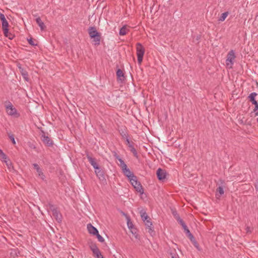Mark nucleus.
I'll return each mask as SVG.
<instances>
[{
    "label": "nucleus",
    "mask_w": 258,
    "mask_h": 258,
    "mask_svg": "<svg viewBox=\"0 0 258 258\" xmlns=\"http://www.w3.org/2000/svg\"><path fill=\"white\" fill-rule=\"evenodd\" d=\"M136 50L138 61L139 64H141L143 61V56L145 53V48L141 43H138L136 44Z\"/></svg>",
    "instance_id": "1"
},
{
    "label": "nucleus",
    "mask_w": 258,
    "mask_h": 258,
    "mask_svg": "<svg viewBox=\"0 0 258 258\" xmlns=\"http://www.w3.org/2000/svg\"><path fill=\"white\" fill-rule=\"evenodd\" d=\"M235 55L234 50H231L227 54L226 60V65L227 68L231 69L234 64Z\"/></svg>",
    "instance_id": "2"
},
{
    "label": "nucleus",
    "mask_w": 258,
    "mask_h": 258,
    "mask_svg": "<svg viewBox=\"0 0 258 258\" xmlns=\"http://www.w3.org/2000/svg\"><path fill=\"white\" fill-rule=\"evenodd\" d=\"M130 181L136 190L141 194L144 193V190L140 182L137 180V177L132 176Z\"/></svg>",
    "instance_id": "3"
},
{
    "label": "nucleus",
    "mask_w": 258,
    "mask_h": 258,
    "mask_svg": "<svg viewBox=\"0 0 258 258\" xmlns=\"http://www.w3.org/2000/svg\"><path fill=\"white\" fill-rule=\"evenodd\" d=\"M0 19L2 22V27L4 31V34L5 36H8L9 23L6 20L5 15L3 14H0Z\"/></svg>",
    "instance_id": "4"
},
{
    "label": "nucleus",
    "mask_w": 258,
    "mask_h": 258,
    "mask_svg": "<svg viewBox=\"0 0 258 258\" xmlns=\"http://www.w3.org/2000/svg\"><path fill=\"white\" fill-rule=\"evenodd\" d=\"M6 111L10 115H14L17 114V110L14 108L10 102L6 106Z\"/></svg>",
    "instance_id": "5"
},
{
    "label": "nucleus",
    "mask_w": 258,
    "mask_h": 258,
    "mask_svg": "<svg viewBox=\"0 0 258 258\" xmlns=\"http://www.w3.org/2000/svg\"><path fill=\"white\" fill-rule=\"evenodd\" d=\"M33 166L37 172V176L41 179L44 180L45 176L44 175L42 169L40 168L39 166L36 163H34L33 164Z\"/></svg>",
    "instance_id": "6"
},
{
    "label": "nucleus",
    "mask_w": 258,
    "mask_h": 258,
    "mask_svg": "<svg viewBox=\"0 0 258 258\" xmlns=\"http://www.w3.org/2000/svg\"><path fill=\"white\" fill-rule=\"evenodd\" d=\"M91 249L96 258H104L96 245H92L91 246Z\"/></svg>",
    "instance_id": "7"
},
{
    "label": "nucleus",
    "mask_w": 258,
    "mask_h": 258,
    "mask_svg": "<svg viewBox=\"0 0 258 258\" xmlns=\"http://www.w3.org/2000/svg\"><path fill=\"white\" fill-rule=\"evenodd\" d=\"M88 34L91 38H93L94 36H97V35L100 34L99 33L95 27H90L88 30Z\"/></svg>",
    "instance_id": "8"
},
{
    "label": "nucleus",
    "mask_w": 258,
    "mask_h": 258,
    "mask_svg": "<svg viewBox=\"0 0 258 258\" xmlns=\"http://www.w3.org/2000/svg\"><path fill=\"white\" fill-rule=\"evenodd\" d=\"M87 158L91 164V165L94 167V168L96 170L98 169L100 167L98 166L97 163L95 161V159L90 156L89 154H87Z\"/></svg>",
    "instance_id": "9"
},
{
    "label": "nucleus",
    "mask_w": 258,
    "mask_h": 258,
    "mask_svg": "<svg viewBox=\"0 0 258 258\" xmlns=\"http://www.w3.org/2000/svg\"><path fill=\"white\" fill-rule=\"evenodd\" d=\"M126 145L128 146V147L130 148V151L131 152L133 153L134 155L137 157H138V153L136 150V149L134 147L132 143H131L129 140V139L128 137H126Z\"/></svg>",
    "instance_id": "10"
},
{
    "label": "nucleus",
    "mask_w": 258,
    "mask_h": 258,
    "mask_svg": "<svg viewBox=\"0 0 258 258\" xmlns=\"http://www.w3.org/2000/svg\"><path fill=\"white\" fill-rule=\"evenodd\" d=\"M95 174L100 181L105 180L104 172L103 170L99 168L98 169L95 170Z\"/></svg>",
    "instance_id": "11"
},
{
    "label": "nucleus",
    "mask_w": 258,
    "mask_h": 258,
    "mask_svg": "<svg viewBox=\"0 0 258 258\" xmlns=\"http://www.w3.org/2000/svg\"><path fill=\"white\" fill-rule=\"evenodd\" d=\"M52 215L56 219V220L60 222L61 221L62 217L59 211L56 209L53 208L52 209Z\"/></svg>",
    "instance_id": "12"
},
{
    "label": "nucleus",
    "mask_w": 258,
    "mask_h": 258,
    "mask_svg": "<svg viewBox=\"0 0 258 258\" xmlns=\"http://www.w3.org/2000/svg\"><path fill=\"white\" fill-rule=\"evenodd\" d=\"M41 140L44 144L48 146H50L52 144L50 139L48 136H46L44 133L41 136Z\"/></svg>",
    "instance_id": "13"
},
{
    "label": "nucleus",
    "mask_w": 258,
    "mask_h": 258,
    "mask_svg": "<svg viewBox=\"0 0 258 258\" xmlns=\"http://www.w3.org/2000/svg\"><path fill=\"white\" fill-rule=\"evenodd\" d=\"M157 176L159 180H163L166 177V173L164 170L159 168L157 170Z\"/></svg>",
    "instance_id": "14"
},
{
    "label": "nucleus",
    "mask_w": 258,
    "mask_h": 258,
    "mask_svg": "<svg viewBox=\"0 0 258 258\" xmlns=\"http://www.w3.org/2000/svg\"><path fill=\"white\" fill-rule=\"evenodd\" d=\"M87 229L89 232L90 234H93V235H95L98 233L97 229L95 227L93 226L91 224H88L87 225Z\"/></svg>",
    "instance_id": "15"
},
{
    "label": "nucleus",
    "mask_w": 258,
    "mask_h": 258,
    "mask_svg": "<svg viewBox=\"0 0 258 258\" xmlns=\"http://www.w3.org/2000/svg\"><path fill=\"white\" fill-rule=\"evenodd\" d=\"M122 170L124 174L128 178L129 180L131 179L132 176H135L127 166L125 167V169L123 168Z\"/></svg>",
    "instance_id": "16"
},
{
    "label": "nucleus",
    "mask_w": 258,
    "mask_h": 258,
    "mask_svg": "<svg viewBox=\"0 0 258 258\" xmlns=\"http://www.w3.org/2000/svg\"><path fill=\"white\" fill-rule=\"evenodd\" d=\"M36 22L40 27L41 30L43 31L45 29L46 27L40 17H38L36 19Z\"/></svg>",
    "instance_id": "17"
},
{
    "label": "nucleus",
    "mask_w": 258,
    "mask_h": 258,
    "mask_svg": "<svg viewBox=\"0 0 258 258\" xmlns=\"http://www.w3.org/2000/svg\"><path fill=\"white\" fill-rule=\"evenodd\" d=\"M93 43L95 45H99L100 43L101 40V34L97 35V36H94L93 37Z\"/></svg>",
    "instance_id": "18"
},
{
    "label": "nucleus",
    "mask_w": 258,
    "mask_h": 258,
    "mask_svg": "<svg viewBox=\"0 0 258 258\" xmlns=\"http://www.w3.org/2000/svg\"><path fill=\"white\" fill-rule=\"evenodd\" d=\"M188 237L189 238V239L190 240L191 242L192 243V244L195 246V247L197 249L200 250V246H199L198 242L196 240V239L195 238L194 236L192 234H189V236Z\"/></svg>",
    "instance_id": "19"
},
{
    "label": "nucleus",
    "mask_w": 258,
    "mask_h": 258,
    "mask_svg": "<svg viewBox=\"0 0 258 258\" xmlns=\"http://www.w3.org/2000/svg\"><path fill=\"white\" fill-rule=\"evenodd\" d=\"M146 226L149 229V232L152 233L153 232V229L152 227V223L150 221V218L146 220V221H144Z\"/></svg>",
    "instance_id": "20"
},
{
    "label": "nucleus",
    "mask_w": 258,
    "mask_h": 258,
    "mask_svg": "<svg viewBox=\"0 0 258 258\" xmlns=\"http://www.w3.org/2000/svg\"><path fill=\"white\" fill-rule=\"evenodd\" d=\"M257 93L255 92H252L250 93L249 96H248V99H249V101L252 103V104H253L254 103H256L257 102L255 98L257 96Z\"/></svg>",
    "instance_id": "21"
},
{
    "label": "nucleus",
    "mask_w": 258,
    "mask_h": 258,
    "mask_svg": "<svg viewBox=\"0 0 258 258\" xmlns=\"http://www.w3.org/2000/svg\"><path fill=\"white\" fill-rule=\"evenodd\" d=\"M116 158L118 159V161L119 162V166L121 168V169H125V167L127 166L126 164L124 163V162L122 160L118 155L115 156Z\"/></svg>",
    "instance_id": "22"
},
{
    "label": "nucleus",
    "mask_w": 258,
    "mask_h": 258,
    "mask_svg": "<svg viewBox=\"0 0 258 258\" xmlns=\"http://www.w3.org/2000/svg\"><path fill=\"white\" fill-rule=\"evenodd\" d=\"M129 31L126 25L123 26L119 30V35H125L126 34L127 32Z\"/></svg>",
    "instance_id": "23"
},
{
    "label": "nucleus",
    "mask_w": 258,
    "mask_h": 258,
    "mask_svg": "<svg viewBox=\"0 0 258 258\" xmlns=\"http://www.w3.org/2000/svg\"><path fill=\"white\" fill-rule=\"evenodd\" d=\"M116 75L117 78L121 81L123 80L124 79V74L120 69L117 70L116 72Z\"/></svg>",
    "instance_id": "24"
},
{
    "label": "nucleus",
    "mask_w": 258,
    "mask_h": 258,
    "mask_svg": "<svg viewBox=\"0 0 258 258\" xmlns=\"http://www.w3.org/2000/svg\"><path fill=\"white\" fill-rule=\"evenodd\" d=\"M224 189H223V187L221 186H219L217 189V193L216 194V196L217 197H220L221 195L224 194Z\"/></svg>",
    "instance_id": "25"
},
{
    "label": "nucleus",
    "mask_w": 258,
    "mask_h": 258,
    "mask_svg": "<svg viewBox=\"0 0 258 258\" xmlns=\"http://www.w3.org/2000/svg\"><path fill=\"white\" fill-rule=\"evenodd\" d=\"M140 213L142 219L144 221H146V220L150 219V218L145 212L141 211Z\"/></svg>",
    "instance_id": "26"
},
{
    "label": "nucleus",
    "mask_w": 258,
    "mask_h": 258,
    "mask_svg": "<svg viewBox=\"0 0 258 258\" xmlns=\"http://www.w3.org/2000/svg\"><path fill=\"white\" fill-rule=\"evenodd\" d=\"M228 15V12H227L222 13L221 14V17H220V18L219 19V21H221V22L224 21Z\"/></svg>",
    "instance_id": "27"
},
{
    "label": "nucleus",
    "mask_w": 258,
    "mask_h": 258,
    "mask_svg": "<svg viewBox=\"0 0 258 258\" xmlns=\"http://www.w3.org/2000/svg\"><path fill=\"white\" fill-rule=\"evenodd\" d=\"M171 258H179L178 255L176 253L175 249L171 250L170 252Z\"/></svg>",
    "instance_id": "28"
},
{
    "label": "nucleus",
    "mask_w": 258,
    "mask_h": 258,
    "mask_svg": "<svg viewBox=\"0 0 258 258\" xmlns=\"http://www.w3.org/2000/svg\"><path fill=\"white\" fill-rule=\"evenodd\" d=\"M5 162L9 169L13 168L12 163L9 159L7 160H5Z\"/></svg>",
    "instance_id": "29"
},
{
    "label": "nucleus",
    "mask_w": 258,
    "mask_h": 258,
    "mask_svg": "<svg viewBox=\"0 0 258 258\" xmlns=\"http://www.w3.org/2000/svg\"><path fill=\"white\" fill-rule=\"evenodd\" d=\"M0 157L4 162H5V160H7L8 159L7 156L3 152H1Z\"/></svg>",
    "instance_id": "30"
},
{
    "label": "nucleus",
    "mask_w": 258,
    "mask_h": 258,
    "mask_svg": "<svg viewBox=\"0 0 258 258\" xmlns=\"http://www.w3.org/2000/svg\"><path fill=\"white\" fill-rule=\"evenodd\" d=\"M172 214L177 220H178V219H179L180 218L179 215L177 214V213L176 211H173L172 212Z\"/></svg>",
    "instance_id": "31"
},
{
    "label": "nucleus",
    "mask_w": 258,
    "mask_h": 258,
    "mask_svg": "<svg viewBox=\"0 0 258 258\" xmlns=\"http://www.w3.org/2000/svg\"><path fill=\"white\" fill-rule=\"evenodd\" d=\"M95 235L97 236V239L99 241H100L101 242H104V238L100 235H99L98 233V234H96Z\"/></svg>",
    "instance_id": "32"
},
{
    "label": "nucleus",
    "mask_w": 258,
    "mask_h": 258,
    "mask_svg": "<svg viewBox=\"0 0 258 258\" xmlns=\"http://www.w3.org/2000/svg\"><path fill=\"white\" fill-rule=\"evenodd\" d=\"M9 137L10 139L12 142L13 144L14 145L16 144V142H15V140L14 136L13 135H9Z\"/></svg>",
    "instance_id": "33"
},
{
    "label": "nucleus",
    "mask_w": 258,
    "mask_h": 258,
    "mask_svg": "<svg viewBox=\"0 0 258 258\" xmlns=\"http://www.w3.org/2000/svg\"><path fill=\"white\" fill-rule=\"evenodd\" d=\"M28 41L29 43L32 46H35L37 45V44L36 43H35V42L32 38L28 39Z\"/></svg>",
    "instance_id": "34"
},
{
    "label": "nucleus",
    "mask_w": 258,
    "mask_h": 258,
    "mask_svg": "<svg viewBox=\"0 0 258 258\" xmlns=\"http://www.w3.org/2000/svg\"><path fill=\"white\" fill-rule=\"evenodd\" d=\"M131 231H132V232L133 234V235H134L136 239H139V235H138V234L137 233L136 229L133 230H132Z\"/></svg>",
    "instance_id": "35"
},
{
    "label": "nucleus",
    "mask_w": 258,
    "mask_h": 258,
    "mask_svg": "<svg viewBox=\"0 0 258 258\" xmlns=\"http://www.w3.org/2000/svg\"><path fill=\"white\" fill-rule=\"evenodd\" d=\"M245 230L247 233H251L252 232V228L249 226H246Z\"/></svg>",
    "instance_id": "36"
},
{
    "label": "nucleus",
    "mask_w": 258,
    "mask_h": 258,
    "mask_svg": "<svg viewBox=\"0 0 258 258\" xmlns=\"http://www.w3.org/2000/svg\"><path fill=\"white\" fill-rule=\"evenodd\" d=\"M253 104L254 105V108L253 109L254 112H256L258 110V103L257 102H256V103H253Z\"/></svg>",
    "instance_id": "37"
},
{
    "label": "nucleus",
    "mask_w": 258,
    "mask_h": 258,
    "mask_svg": "<svg viewBox=\"0 0 258 258\" xmlns=\"http://www.w3.org/2000/svg\"><path fill=\"white\" fill-rule=\"evenodd\" d=\"M8 35H9V36H8L7 37H8L10 39H12L14 38L13 34H12V33H10L9 31H8Z\"/></svg>",
    "instance_id": "38"
},
{
    "label": "nucleus",
    "mask_w": 258,
    "mask_h": 258,
    "mask_svg": "<svg viewBox=\"0 0 258 258\" xmlns=\"http://www.w3.org/2000/svg\"><path fill=\"white\" fill-rule=\"evenodd\" d=\"M177 221L181 224V226H183L184 224H185L183 221L180 218Z\"/></svg>",
    "instance_id": "39"
},
{
    "label": "nucleus",
    "mask_w": 258,
    "mask_h": 258,
    "mask_svg": "<svg viewBox=\"0 0 258 258\" xmlns=\"http://www.w3.org/2000/svg\"><path fill=\"white\" fill-rule=\"evenodd\" d=\"M185 231L186 232V234H187V236L189 237V234H192L189 229H188V228L186 229V230H185Z\"/></svg>",
    "instance_id": "40"
},
{
    "label": "nucleus",
    "mask_w": 258,
    "mask_h": 258,
    "mask_svg": "<svg viewBox=\"0 0 258 258\" xmlns=\"http://www.w3.org/2000/svg\"><path fill=\"white\" fill-rule=\"evenodd\" d=\"M183 228L184 229V230H186V229L187 228V227L186 226V225L185 224H184L183 226H182Z\"/></svg>",
    "instance_id": "41"
},
{
    "label": "nucleus",
    "mask_w": 258,
    "mask_h": 258,
    "mask_svg": "<svg viewBox=\"0 0 258 258\" xmlns=\"http://www.w3.org/2000/svg\"><path fill=\"white\" fill-rule=\"evenodd\" d=\"M255 187L256 190L257 191H258V182L256 184H255Z\"/></svg>",
    "instance_id": "42"
},
{
    "label": "nucleus",
    "mask_w": 258,
    "mask_h": 258,
    "mask_svg": "<svg viewBox=\"0 0 258 258\" xmlns=\"http://www.w3.org/2000/svg\"><path fill=\"white\" fill-rule=\"evenodd\" d=\"M23 75L25 78H26V77L27 76V73H23Z\"/></svg>",
    "instance_id": "43"
},
{
    "label": "nucleus",
    "mask_w": 258,
    "mask_h": 258,
    "mask_svg": "<svg viewBox=\"0 0 258 258\" xmlns=\"http://www.w3.org/2000/svg\"><path fill=\"white\" fill-rule=\"evenodd\" d=\"M255 115H258V112H255Z\"/></svg>",
    "instance_id": "44"
},
{
    "label": "nucleus",
    "mask_w": 258,
    "mask_h": 258,
    "mask_svg": "<svg viewBox=\"0 0 258 258\" xmlns=\"http://www.w3.org/2000/svg\"><path fill=\"white\" fill-rule=\"evenodd\" d=\"M257 121L258 122V118H257Z\"/></svg>",
    "instance_id": "45"
}]
</instances>
